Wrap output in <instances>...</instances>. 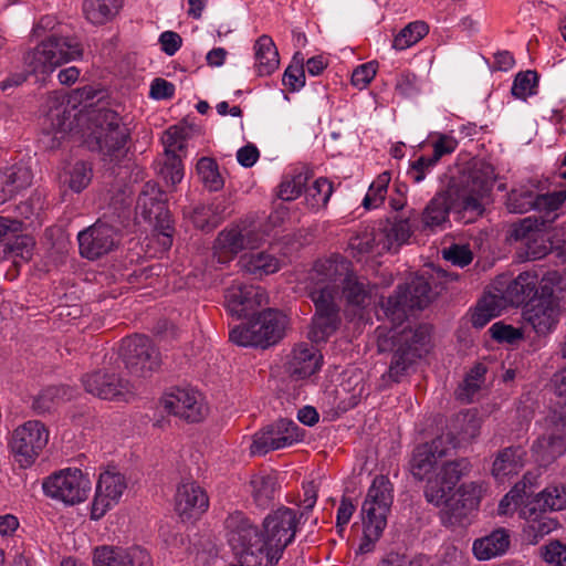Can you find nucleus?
I'll list each match as a JSON object with an SVG mask.
<instances>
[{"instance_id":"nucleus-1","label":"nucleus","mask_w":566,"mask_h":566,"mask_svg":"<svg viewBox=\"0 0 566 566\" xmlns=\"http://www.w3.org/2000/svg\"><path fill=\"white\" fill-rule=\"evenodd\" d=\"M494 169L485 161H476L458 179H452L447 189L437 192L421 214L422 231L444 229L453 210L471 222L484 212L483 199L492 190Z\"/></svg>"},{"instance_id":"nucleus-2","label":"nucleus","mask_w":566,"mask_h":566,"mask_svg":"<svg viewBox=\"0 0 566 566\" xmlns=\"http://www.w3.org/2000/svg\"><path fill=\"white\" fill-rule=\"evenodd\" d=\"M308 281L326 284V287L337 291L348 306L364 308L371 295V289L365 279L358 277L350 262L340 255H333L315 262L308 274Z\"/></svg>"},{"instance_id":"nucleus-3","label":"nucleus","mask_w":566,"mask_h":566,"mask_svg":"<svg viewBox=\"0 0 566 566\" xmlns=\"http://www.w3.org/2000/svg\"><path fill=\"white\" fill-rule=\"evenodd\" d=\"M430 340V328L419 325L416 328L405 327L401 331L391 329L388 336H378V350H392L388 375L399 381L408 368L427 352Z\"/></svg>"},{"instance_id":"nucleus-4","label":"nucleus","mask_w":566,"mask_h":566,"mask_svg":"<svg viewBox=\"0 0 566 566\" xmlns=\"http://www.w3.org/2000/svg\"><path fill=\"white\" fill-rule=\"evenodd\" d=\"M81 42L69 35L51 34L24 55V64L29 73L49 75L59 66L81 59Z\"/></svg>"},{"instance_id":"nucleus-5","label":"nucleus","mask_w":566,"mask_h":566,"mask_svg":"<svg viewBox=\"0 0 566 566\" xmlns=\"http://www.w3.org/2000/svg\"><path fill=\"white\" fill-rule=\"evenodd\" d=\"M392 501V484L389 479L385 475H377L361 505L365 542L359 546L360 552H369L371 545L382 534Z\"/></svg>"},{"instance_id":"nucleus-6","label":"nucleus","mask_w":566,"mask_h":566,"mask_svg":"<svg viewBox=\"0 0 566 566\" xmlns=\"http://www.w3.org/2000/svg\"><path fill=\"white\" fill-rule=\"evenodd\" d=\"M287 318L276 310L269 308L245 324L230 331V340L243 347L266 348L284 335Z\"/></svg>"},{"instance_id":"nucleus-7","label":"nucleus","mask_w":566,"mask_h":566,"mask_svg":"<svg viewBox=\"0 0 566 566\" xmlns=\"http://www.w3.org/2000/svg\"><path fill=\"white\" fill-rule=\"evenodd\" d=\"M556 394L565 398L566 403V367L554 376ZM532 452L543 465H547L566 452V411L554 413L546 419L545 432L532 446Z\"/></svg>"},{"instance_id":"nucleus-8","label":"nucleus","mask_w":566,"mask_h":566,"mask_svg":"<svg viewBox=\"0 0 566 566\" xmlns=\"http://www.w3.org/2000/svg\"><path fill=\"white\" fill-rule=\"evenodd\" d=\"M308 295L315 305V314L308 336L312 342H326L340 325V295L326 284L308 281Z\"/></svg>"},{"instance_id":"nucleus-9","label":"nucleus","mask_w":566,"mask_h":566,"mask_svg":"<svg viewBox=\"0 0 566 566\" xmlns=\"http://www.w3.org/2000/svg\"><path fill=\"white\" fill-rule=\"evenodd\" d=\"M136 211L154 227L163 250L170 249L175 229L169 210L166 207L165 193L155 182L144 185L137 199Z\"/></svg>"},{"instance_id":"nucleus-10","label":"nucleus","mask_w":566,"mask_h":566,"mask_svg":"<svg viewBox=\"0 0 566 566\" xmlns=\"http://www.w3.org/2000/svg\"><path fill=\"white\" fill-rule=\"evenodd\" d=\"M303 517L304 513L297 516L294 510L282 507L264 518L265 566H272L280 560L286 546L294 539L296 527Z\"/></svg>"},{"instance_id":"nucleus-11","label":"nucleus","mask_w":566,"mask_h":566,"mask_svg":"<svg viewBox=\"0 0 566 566\" xmlns=\"http://www.w3.org/2000/svg\"><path fill=\"white\" fill-rule=\"evenodd\" d=\"M43 493L65 505L84 502L91 491L90 479L76 468H66L53 472L42 482Z\"/></svg>"},{"instance_id":"nucleus-12","label":"nucleus","mask_w":566,"mask_h":566,"mask_svg":"<svg viewBox=\"0 0 566 566\" xmlns=\"http://www.w3.org/2000/svg\"><path fill=\"white\" fill-rule=\"evenodd\" d=\"M432 298L429 282L423 276H417L409 285L398 286L395 294L382 303V307L388 318L395 324H400L408 317L409 310H422Z\"/></svg>"},{"instance_id":"nucleus-13","label":"nucleus","mask_w":566,"mask_h":566,"mask_svg":"<svg viewBox=\"0 0 566 566\" xmlns=\"http://www.w3.org/2000/svg\"><path fill=\"white\" fill-rule=\"evenodd\" d=\"M93 122L95 128L90 136L92 149H97L105 155L113 156L116 151L123 149L129 138V128L123 123L122 117L112 109H98Z\"/></svg>"},{"instance_id":"nucleus-14","label":"nucleus","mask_w":566,"mask_h":566,"mask_svg":"<svg viewBox=\"0 0 566 566\" xmlns=\"http://www.w3.org/2000/svg\"><path fill=\"white\" fill-rule=\"evenodd\" d=\"M228 541L232 548L241 554L248 563V557H256L260 564L265 559L266 543L264 536L241 512L230 514L226 520Z\"/></svg>"},{"instance_id":"nucleus-15","label":"nucleus","mask_w":566,"mask_h":566,"mask_svg":"<svg viewBox=\"0 0 566 566\" xmlns=\"http://www.w3.org/2000/svg\"><path fill=\"white\" fill-rule=\"evenodd\" d=\"M49 441V431L38 420H30L19 426L12 433L11 451L20 467L28 468L34 463Z\"/></svg>"},{"instance_id":"nucleus-16","label":"nucleus","mask_w":566,"mask_h":566,"mask_svg":"<svg viewBox=\"0 0 566 566\" xmlns=\"http://www.w3.org/2000/svg\"><path fill=\"white\" fill-rule=\"evenodd\" d=\"M119 357L136 377H146L159 366V353L145 335L126 337L119 346Z\"/></svg>"},{"instance_id":"nucleus-17","label":"nucleus","mask_w":566,"mask_h":566,"mask_svg":"<svg viewBox=\"0 0 566 566\" xmlns=\"http://www.w3.org/2000/svg\"><path fill=\"white\" fill-rule=\"evenodd\" d=\"M457 446V438L448 432L430 442L417 446L409 461L410 472L415 479L422 481L436 469L438 461L449 454Z\"/></svg>"},{"instance_id":"nucleus-18","label":"nucleus","mask_w":566,"mask_h":566,"mask_svg":"<svg viewBox=\"0 0 566 566\" xmlns=\"http://www.w3.org/2000/svg\"><path fill=\"white\" fill-rule=\"evenodd\" d=\"M302 439L297 423L290 419H280L253 436L250 452L263 455L270 451L292 446Z\"/></svg>"},{"instance_id":"nucleus-19","label":"nucleus","mask_w":566,"mask_h":566,"mask_svg":"<svg viewBox=\"0 0 566 566\" xmlns=\"http://www.w3.org/2000/svg\"><path fill=\"white\" fill-rule=\"evenodd\" d=\"M82 382L87 392L105 400L128 401L135 392L134 385L111 368L87 374Z\"/></svg>"},{"instance_id":"nucleus-20","label":"nucleus","mask_w":566,"mask_h":566,"mask_svg":"<svg viewBox=\"0 0 566 566\" xmlns=\"http://www.w3.org/2000/svg\"><path fill=\"white\" fill-rule=\"evenodd\" d=\"M470 462L467 459L446 462L434 476L428 478L424 489L427 502L434 506H441L449 496L460 479L470 470Z\"/></svg>"},{"instance_id":"nucleus-21","label":"nucleus","mask_w":566,"mask_h":566,"mask_svg":"<svg viewBox=\"0 0 566 566\" xmlns=\"http://www.w3.org/2000/svg\"><path fill=\"white\" fill-rule=\"evenodd\" d=\"M160 403L165 411L188 422H198L206 415L201 395L191 388H174L163 396Z\"/></svg>"},{"instance_id":"nucleus-22","label":"nucleus","mask_w":566,"mask_h":566,"mask_svg":"<svg viewBox=\"0 0 566 566\" xmlns=\"http://www.w3.org/2000/svg\"><path fill=\"white\" fill-rule=\"evenodd\" d=\"M77 240L81 255L95 260L114 249L118 243V233L113 226L98 220L81 231Z\"/></svg>"},{"instance_id":"nucleus-23","label":"nucleus","mask_w":566,"mask_h":566,"mask_svg":"<svg viewBox=\"0 0 566 566\" xmlns=\"http://www.w3.org/2000/svg\"><path fill=\"white\" fill-rule=\"evenodd\" d=\"M228 311L237 317L248 316L250 312L268 303V295L261 286L233 282L224 293Z\"/></svg>"},{"instance_id":"nucleus-24","label":"nucleus","mask_w":566,"mask_h":566,"mask_svg":"<svg viewBox=\"0 0 566 566\" xmlns=\"http://www.w3.org/2000/svg\"><path fill=\"white\" fill-rule=\"evenodd\" d=\"M126 486L123 474L109 471L102 473L91 507V518L95 521L102 518L118 502Z\"/></svg>"},{"instance_id":"nucleus-25","label":"nucleus","mask_w":566,"mask_h":566,"mask_svg":"<svg viewBox=\"0 0 566 566\" xmlns=\"http://www.w3.org/2000/svg\"><path fill=\"white\" fill-rule=\"evenodd\" d=\"M94 566H151L148 552L139 546L122 547L104 545L96 547Z\"/></svg>"},{"instance_id":"nucleus-26","label":"nucleus","mask_w":566,"mask_h":566,"mask_svg":"<svg viewBox=\"0 0 566 566\" xmlns=\"http://www.w3.org/2000/svg\"><path fill=\"white\" fill-rule=\"evenodd\" d=\"M176 512L182 521L199 518L209 507V496L196 481H184L175 496Z\"/></svg>"},{"instance_id":"nucleus-27","label":"nucleus","mask_w":566,"mask_h":566,"mask_svg":"<svg viewBox=\"0 0 566 566\" xmlns=\"http://www.w3.org/2000/svg\"><path fill=\"white\" fill-rule=\"evenodd\" d=\"M522 316L538 336H546L557 327L562 316V305L531 300L523 307Z\"/></svg>"},{"instance_id":"nucleus-28","label":"nucleus","mask_w":566,"mask_h":566,"mask_svg":"<svg viewBox=\"0 0 566 566\" xmlns=\"http://www.w3.org/2000/svg\"><path fill=\"white\" fill-rule=\"evenodd\" d=\"M260 242V234L245 224H235L221 231L216 241L214 250L220 256H233L244 249H253Z\"/></svg>"},{"instance_id":"nucleus-29","label":"nucleus","mask_w":566,"mask_h":566,"mask_svg":"<svg viewBox=\"0 0 566 566\" xmlns=\"http://www.w3.org/2000/svg\"><path fill=\"white\" fill-rule=\"evenodd\" d=\"M322 355L308 343L296 345L289 360V371L301 379L307 378L321 368Z\"/></svg>"},{"instance_id":"nucleus-30","label":"nucleus","mask_w":566,"mask_h":566,"mask_svg":"<svg viewBox=\"0 0 566 566\" xmlns=\"http://www.w3.org/2000/svg\"><path fill=\"white\" fill-rule=\"evenodd\" d=\"M510 534L505 528H496L489 535L473 542V554L479 560H489L506 553L510 547Z\"/></svg>"},{"instance_id":"nucleus-31","label":"nucleus","mask_w":566,"mask_h":566,"mask_svg":"<svg viewBox=\"0 0 566 566\" xmlns=\"http://www.w3.org/2000/svg\"><path fill=\"white\" fill-rule=\"evenodd\" d=\"M526 451L520 447H507L496 454L492 474L497 481H503L509 475L518 474L525 463Z\"/></svg>"},{"instance_id":"nucleus-32","label":"nucleus","mask_w":566,"mask_h":566,"mask_svg":"<svg viewBox=\"0 0 566 566\" xmlns=\"http://www.w3.org/2000/svg\"><path fill=\"white\" fill-rule=\"evenodd\" d=\"M538 276L533 272L520 273L506 287L505 296L513 306L526 305L537 294Z\"/></svg>"},{"instance_id":"nucleus-33","label":"nucleus","mask_w":566,"mask_h":566,"mask_svg":"<svg viewBox=\"0 0 566 566\" xmlns=\"http://www.w3.org/2000/svg\"><path fill=\"white\" fill-rule=\"evenodd\" d=\"M255 69L259 75L272 74L280 64L279 52L269 35H261L254 44Z\"/></svg>"},{"instance_id":"nucleus-34","label":"nucleus","mask_w":566,"mask_h":566,"mask_svg":"<svg viewBox=\"0 0 566 566\" xmlns=\"http://www.w3.org/2000/svg\"><path fill=\"white\" fill-rule=\"evenodd\" d=\"M566 200V190H558L548 193H536L533 210L538 213V223L546 226L558 217V210Z\"/></svg>"},{"instance_id":"nucleus-35","label":"nucleus","mask_w":566,"mask_h":566,"mask_svg":"<svg viewBox=\"0 0 566 566\" xmlns=\"http://www.w3.org/2000/svg\"><path fill=\"white\" fill-rule=\"evenodd\" d=\"M122 3V0H84L83 13L92 24L102 25L118 13Z\"/></svg>"},{"instance_id":"nucleus-36","label":"nucleus","mask_w":566,"mask_h":566,"mask_svg":"<svg viewBox=\"0 0 566 566\" xmlns=\"http://www.w3.org/2000/svg\"><path fill=\"white\" fill-rule=\"evenodd\" d=\"M32 171L30 167L19 164L12 166L6 172V181L0 189V205L11 199L18 191L29 187L32 182Z\"/></svg>"},{"instance_id":"nucleus-37","label":"nucleus","mask_w":566,"mask_h":566,"mask_svg":"<svg viewBox=\"0 0 566 566\" xmlns=\"http://www.w3.org/2000/svg\"><path fill=\"white\" fill-rule=\"evenodd\" d=\"M252 495L258 506L266 507L275 499L279 491L277 478L274 473H258L251 478Z\"/></svg>"},{"instance_id":"nucleus-38","label":"nucleus","mask_w":566,"mask_h":566,"mask_svg":"<svg viewBox=\"0 0 566 566\" xmlns=\"http://www.w3.org/2000/svg\"><path fill=\"white\" fill-rule=\"evenodd\" d=\"M441 505L443 507L440 511V520L444 526L454 527L470 524V514L473 510L469 509L458 496H447Z\"/></svg>"},{"instance_id":"nucleus-39","label":"nucleus","mask_w":566,"mask_h":566,"mask_svg":"<svg viewBox=\"0 0 566 566\" xmlns=\"http://www.w3.org/2000/svg\"><path fill=\"white\" fill-rule=\"evenodd\" d=\"M240 262L244 271L255 277L273 274L281 268L280 260L268 252L250 253L244 255Z\"/></svg>"},{"instance_id":"nucleus-40","label":"nucleus","mask_w":566,"mask_h":566,"mask_svg":"<svg viewBox=\"0 0 566 566\" xmlns=\"http://www.w3.org/2000/svg\"><path fill=\"white\" fill-rule=\"evenodd\" d=\"M523 515L528 522V534L533 535L535 542L549 534L558 525L554 518L546 515V512L539 511V509L530 504L523 510Z\"/></svg>"},{"instance_id":"nucleus-41","label":"nucleus","mask_w":566,"mask_h":566,"mask_svg":"<svg viewBox=\"0 0 566 566\" xmlns=\"http://www.w3.org/2000/svg\"><path fill=\"white\" fill-rule=\"evenodd\" d=\"M530 505L543 512L566 510V488L549 485L539 492Z\"/></svg>"},{"instance_id":"nucleus-42","label":"nucleus","mask_w":566,"mask_h":566,"mask_svg":"<svg viewBox=\"0 0 566 566\" xmlns=\"http://www.w3.org/2000/svg\"><path fill=\"white\" fill-rule=\"evenodd\" d=\"M384 238L381 232H376L375 228L365 227L349 239L348 248L354 258L360 259L363 255L375 251L378 241Z\"/></svg>"},{"instance_id":"nucleus-43","label":"nucleus","mask_w":566,"mask_h":566,"mask_svg":"<svg viewBox=\"0 0 566 566\" xmlns=\"http://www.w3.org/2000/svg\"><path fill=\"white\" fill-rule=\"evenodd\" d=\"M200 181L209 191H219L224 186L217 161L211 157H201L196 166Z\"/></svg>"},{"instance_id":"nucleus-44","label":"nucleus","mask_w":566,"mask_h":566,"mask_svg":"<svg viewBox=\"0 0 566 566\" xmlns=\"http://www.w3.org/2000/svg\"><path fill=\"white\" fill-rule=\"evenodd\" d=\"M73 396L71 388L66 386H51L43 389L33 401V409L38 412L50 411L61 401L70 400Z\"/></svg>"},{"instance_id":"nucleus-45","label":"nucleus","mask_w":566,"mask_h":566,"mask_svg":"<svg viewBox=\"0 0 566 566\" xmlns=\"http://www.w3.org/2000/svg\"><path fill=\"white\" fill-rule=\"evenodd\" d=\"M429 32V27L423 21H415L407 24L395 36L392 48L402 51L418 43Z\"/></svg>"},{"instance_id":"nucleus-46","label":"nucleus","mask_w":566,"mask_h":566,"mask_svg":"<svg viewBox=\"0 0 566 566\" xmlns=\"http://www.w3.org/2000/svg\"><path fill=\"white\" fill-rule=\"evenodd\" d=\"M92 177L91 165L85 161H77L65 171L63 184L72 191L80 193L90 185Z\"/></svg>"},{"instance_id":"nucleus-47","label":"nucleus","mask_w":566,"mask_h":566,"mask_svg":"<svg viewBox=\"0 0 566 566\" xmlns=\"http://www.w3.org/2000/svg\"><path fill=\"white\" fill-rule=\"evenodd\" d=\"M220 205L198 206L193 209L191 219L193 224L203 230L210 231L214 229L223 219Z\"/></svg>"},{"instance_id":"nucleus-48","label":"nucleus","mask_w":566,"mask_h":566,"mask_svg":"<svg viewBox=\"0 0 566 566\" xmlns=\"http://www.w3.org/2000/svg\"><path fill=\"white\" fill-rule=\"evenodd\" d=\"M333 193V185L327 178H318L306 190L305 202L311 209L326 207Z\"/></svg>"},{"instance_id":"nucleus-49","label":"nucleus","mask_w":566,"mask_h":566,"mask_svg":"<svg viewBox=\"0 0 566 566\" xmlns=\"http://www.w3.org/2000/svg\"><path fill=\"white\" fill-rule=\"evenodd\" d=\"M535 192L528 188L513 189L506 198L505 205L511 213H526L534 208Z\"/></svg>"},{"instance_id":"nucleus-50","label":"nucleus","mask_w":566,"mask_h":566,"mask_svg":"<svg viewBox=\"0 0 566 566\" xmlns=\"http://www.w3.org/2000/svg\"><path fill=\"white\" fill-rule=\"evenodd\" d=\"M187 135L185 127H169L161 138L166 156H179L178 153L186 148Z\"/></svg>"},{"instance_id":"nucleus-51","label":"nucleus","mask_w":566,"mask_h":566,"mask_svg":"<svg viewBox=\"0 0 566 566\" xmlns=\"http://www.w3.org/2000/svg\"><path fill=\"white\" fill-rule=\"evenodd\" d=\"M537 84L538 75L535 71L520 72L514 78L511 92L515 97L525 99L536 94Z\"/></svg>"},{"instance_id":"nucleus-52","label":"nucleus","mask_w":566,"mask_h":566,"mask_svg":"<svg viewBox=\"0 0 566 566\" xmlns=\"http://www.w3.org/2000/svg\"><path fill=\"white\" fill-rule=\"evenodd\" d=\"M306 182L307 176L303 172L286 176L280 185L279 197L285 201L296 199L301 196Z\"/></svg>"},{"instance_id":"nucleus-53","label":"nucleus","mask_w":566,"mask_h":566,"mask_svg":"<svg viewBox=\"0 0 566 566\" xmlns=\"http://www.w3.org/2000/svg\"><path fill=\"white\" fill-rule=\"evenodd\" d=\"M539 227L542 226L538 223L537 218H525L513 227L511 237L516 241H524V243H528L532 240H535V243H537L541 234L538 231Z\"/></svg>"},{"instance_id":"nucleus-54","label":"nucleus","mask_w":566,"mask_h":566,"mask_svg":"<svg viewBox=\"0 0 566 566\" xmlns=\"http://www.w3.org/2000/svg\"><path fill=\"white\" fill-rule=\"evenodd\" d=\"M412 234V228L409 219L397 220L388 230L386 238L387 242L384 243L382 249H390L395 242L397 245L406 243Z\"/></svg>"},{"instance_id":"nucleus-55","label":"nucleus","mask_w":566,"mask_h":566,"mask_svg":"<svg viewBox=\"0 0 566 566\" xmlns=\"http://www.w3.org/2000/svg\"><path fill=\"white\" fill-rule=\"evenodd\" d=\"M559 281V275L556 272L547 273L537 284V294L532 301L552 303H560L559 297L555 295V286Z\"/></svg>"},{"instance_id":"nucleus-56","label":"nucleus","mask_w":566,"mask_h":566,"mask_svg":"<svg viewBox=\"0 0 566 566\" xmlns=\"http://www.w3.org/2000/svg\"><path fill=\"white\" fill-rule=\"evenodd\" d=\"M493 339L500 343L514 344L523 338V333L520 328L502 322L494 323L489 329Z\"/></svg>"},{"instance_id":"nucleus-57","label":"nucleus","mask_w":566,"mask_h":566,"mask_svg":"<svg viewBox=\"0 0 566 566\" xmlns=\"http://www.w3.org/2000/svg\"><path fill=\"white\" fill-rule=\"evenodd\" d=\"M160 174L167 184L175 186L184 178V165L180 156H167Z\"/></svg>"},{"instance_id":"nucleus-58","label":"nucleus","mask_w":566,"mask_h":566,"mask_svg":"<svg viewBox=\"0 0 566 566\" xmlns=\"http://www.w3.org/2000/svg\"><path fill=\"white\" fill-rule=\"evenodd\" d=\"M378 63L367 62L357 66L352 74V84L359 90L365 88L375 77Z\"/></svg>"},{"instance_id":"nucleus-59","label":"nucleus","mask_w":566,"mask_h":566,"mask_svg":"<svg viewBox=\"0 0 566 566\" xmlns=\"http://www.w3.org/2000/svg\"><path fill=\"white\" fill-rule=\"evenodd\" d=\"M455 137L448 134H437V139L432 143V161H439L443 156L452 154L458 147Z\"/></svg>"},{"instance_id":"nucleus-60","label":"nucleus","mask_w":566,"mask_h":566,"mask_svg":"<svg viewBox=\"0 0 566 566\" xmlns=\"http://www.w3.org/2000/svg\"><path fill=\"white\" fill-rule=\"evenodd\" d=\"M457 422L462 423L460 431L462 440L474 439L480 432V420L474 412L467 411L459 415Z\"/></svg>"},{"instance_id":"nucleus-61","label":"nucleus","mask_w":566,"mask_h":566,"mask_svg":"<svg viewBox=\"0 0 566 566\" xmlns=\"http://www.w3.org/2000/svg\"><path fill=\"white\" fill-rule=\"evenodd\" d=\"M437 161H432V157L421 156L417 160L412 161L410 168L407 171L408 177L415 182L419 184L424 180L426 175L437 165Z\"/></svg>"},{"instance_id":"nucleus-62","label":"nucleus","mask_w":566,"mask_h":566,"mask_svg":"<svg viewBox=\"0 0 566 566\" xmlns=\"http://www.w3.org/2000/svg\"><path fill=\"white\" fill-rule=\"evenodd\" d=\"M443 258L453 265L463 268L472 262L473 255L468 247L453 244L443 250Z\"/></svg>"},{"instance_id":"nucleus-63","label":"nucleus","mask_w":566,"mask_h":566,"mask_svg":"<svg viewBox=\"0 0 566 566\" xmlns=\"http://www.w3.org/2000/svg\"><path fill=\"white\" fill-rule=\"evenodd\" d=\"M457 495L469 509L474 511L480 504L482 486L474 482L462 484L459 488Z\"/></svg>"},{"instance_id":"nucleus-64","label":"nucleus","mask_w":566,"mask_h":566,"mask_svg":"<svg viewBox=\"0 0 566 566\" xmlns=\"http://www.w3.org/2000/svg\"><path fill=\"white\" fill-rule=\"evenodd\" d=\"M543 558L551 566H566V545L552 542L544 547Z\"/></svg>"}]
</instances>
